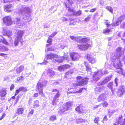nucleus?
I'll use <instances>...</instances> for the list:
<instances>
[{"label": "nucleus", "mask_w": 125, "mask_h": 125, "mask_svg": "<svg viewBox=\"0 0 125 125\" xmlns=\"http://www.w3.org/2000/svg\"><path fill=\"white\" fill-rule=\"evenodd\" d=\"M109 22L108 20H106L105 22V23L107 25V27H109V26H111L109 23Z\"/></svg>", "instance_id": "obj_46"}, {"label": "nucleus", "mask_w": 125, "mask_h": 125, "mask_svg": "<svg viewBox=\"0 0 125 125\" xmlns=\"http://www.w3.org/2000/svg\"><path fill=\"white\" fill-rule=\"evenodd\" d=\"M47 58L49 59H51L52 58H57L58 57V56L56 54L53 53L48 54L46 55Z\"/></svg>", "instance_id": "obj_21"}, {"label": "nucleus", "mask_w": 125, "mask_h": 125, "mask_svg": "<svg viewBox=\"0 0 125 125\" xmlns=\"http://www.w3.org/2000/svg\"><path fill=\"white\" fill-rule=\"evenodd\" d=\"M14 88V85L13 84H12L10 88V91H11L12 90H13Z\"/></svg>", "instance_id": "obj_54"}, {"label": "nucleus", "mask_w": 125, "mask_h": 125, "mask_svg": "<svg viewBox=\"0 0 125 125\" xmlns=\"http://www.w3.org/2000/svg\"><path fill=\"white\" fill-rule=\"evenodd\" d=\"M20 90L19 89H17L16 90L15 94V96H16V95L18 94L20 92Z\"/></svg>", "instance_id": "obj_55"}, {"label": "nucleus", "mask_w": 125, "mask_h": 125, "mask_svg": "<svg viewBox=\"0 0 125 125\" xmlns=\"http://www.w3.org/2000/svg\"><path fill=\"white\" fill-rule=\"evenodd\" d=\"M13 7L12 5L11 4L6 5L4 6V10L6 12H11V9Z\"/></svg>", "instance_id": "obj_20"}, {"label": "nucleus", "mask_w": 125, "mask_h": 125, "mask_svg": "<svg viewBox=\"0 0 125 125\" xmlns=\"http://www.w3.org/2000/svg\"><path fill=\"white\" fill-rule=\"evenodd\" d=\"M3 20V23L7 26H10L12 23L11 18L10 16H8L4 17Z\"/></svg>", "instance_id": "obj_9"}, {"label": "nucleus", "mask_w": 125, "mask_h": 125, "mask_svg": "<svg viewBox=\"0 0 125 125\" xmlns=\"http://www.w3.org/2000/svg\"><path fill=\"white\" fill-rule=\"evenodd\" d=\"M6 116V114H3V115L1 116V117L0 118V120H1L2 119H3L4 117H5Z\"/></svg>", "instance_id": "obj_56"}, {"label": "nucleus", "mask_w": 125, "mask_h": 125, "mask_svg": "<svg viewBox=\"0 0 125 125\" xmlns=\"http://www.w3.org/2000/svg\"><path fill=\"white\" fill-rule=\"evenodd\" d=\"M102 105L104 107H106L108 105V104L105 101L100 104V105Z\"/></svg>", "instance_id": "obj_39"}, {"label": "nucleus", "mask_w": 125, "mask_h": 125, "mask_svg": "<svg viewBox=\"0 0 125 125\" xmlns=\"http://www.w3.org/2000/svg\"><path fill=\"white\" fill-rule=\"evenodd\" d=\"M7 93L4 90L1 89L0 92V95L1 97H3L6 96Z\"/></svg>", "instance_id": "obj_30"}, {"label": "nucleus", "mask_w": 125, "mask_h": 125, "mask_svg": "<svg viewBox=\"0 0 125 125\" xmlns=\"http://www.w3.org/2000/svg\"><path fill=\"white\" fill-rule=\"evenodd\" d=\"M104 87L103 86L96 87L94 89L95 92L96 93H99V92H101L104 89Z\"/></svg>", "instance_id": "obj_23"}, {"label": "nucleus", "mask_w": 125, "mask_h": 125, "mask_svg": "<svg viewBox=\"0 0 125 125\" xmlns=\"http://www.w3.org/2000/svg\"><path fill=\"white\" fill-rule=\"evenodd\" d=\"M120 27L121 28L125 29V22H124L121 25Z\"/></svg>", "instance_id": "obj_47"}, {"label": "nucleus", "mask_w": 125, "mask_h": 125, "mask_svg": "<svg viewBox=\"0 0 125 125\" xmlns=\"http://www.w3.org/2000/svg\"><path fill=\"white\" fill-rule=\"evenodd\" d=\"M57 33V32H54L52 33V34L50 36L52 37H54Z\"/></svg>", "instance_id": "obj_48"}, {"label": "nucleus", "mask_w": 125, "mask_h": 125, "mask_svg": "<svg viewBox=\"0 0 125 125\" xmlns=\"http://www.w3.org/2000/svg\"><path fill=\"white\" fill-rule=\"evenodd\" d=\"M77 121L80 123H82L83 121V120L82 119H78V120Z\"/></svg>", "instance_id": "obj_61"}, {"label": "nucleus", "mask_w": 125, "mask_h": 125, "mask_svg": "<svg viewBox=\"0 0 125 125\" xmlns=\"http://www.w3.org/2000/svg\"><path fill=\"white\" fill-rule=\"evenodd\" d=\"M49 59L48 58H47V56L45 57L44 59V60L43 62L41 63H38V64H40V65H42L43 64H46L48 62L47 61V60H48Z\"/></svg>", "instance_id": "obj_33"}, {"label": "nucleus", "mask_w": 125, "mask_h": 125, "mask_svg": "<svg viewBox=\"0 0 125 125\" xmlns=\"http://www.w3.org/2000/svg\"><path fill=\"white\" fill-rule=\"evenodd\" d=\"M47 75L50 77H52L54 74V72L53 71L49 69L48 70L47 73Z\"/></svg>", "instance_id": "obj_27"}, {"label": "nucleus", "mask_w": 125, "mask_h": 125, "mask_svg": "<svg viewBox=\"0 0 125 125\" xmlns=\"http://www.w3.org/2000/svg\"><path fill=\"white\" fill-rule=\"evenodd\" d=\"M17 10L20 12L21 14L19 16H16L14 19L13 21L18 27L20 28L23 25V23L21 20H27L28 22L31 20V11L29 7L21 5H18Z\"/></svg>", "instance_id": "obj_1"}, {"label": "nucleus", "mask_w": 125, "mask_h": 125, "mask_svg": "<svg viewBox=\"0 0 125 125\" xmlns=\"http://www.w3.org/2000/svg\"><path fill=\"white\" fill-rule=\"evenodd\" d=\"M70 55L71 58L73 61H77L80 57L78 53H76L72 52L70 54Z\"/></svg>", "instance_id": "obj_15"}, {"label": "nucleus", "mask_w": 125, "mask_h": 125, "mask_svg": "<svg viewBox=\"0 0 125 125\" xmlns=\"http://www.w3.org/2000/svg\"><path fill=\"white\" fill-rule=\"evenodd\" d=\"M58 69L60 71H62L64 70V68H63L62 65L59 66L58 67Z\"/></svg>", "instance_id": "obj_44"}, {"label": "nucleus", "mask_w": 125, "mask_h": 125, "mask_svg": "<svg viewBox=\"0 0 125 125\" xmlns=\"http://www.w3.org/2000/svg\"><path fill=\"white\" fill-rule=\"evenodd\" d=\"M86 42L85 43L83 42L82 43H84V44H83V45H78V47L80 50H85L86 46V45L85 44Z\"/></svg>", "instance_id": "obj_25"}, {"label": "nucleus", "mask_w": 125, "mask_h": 125, "mask_svg": "<svg viewBox=\"0 0 125 125\" xmlns=\"http://www.w3.org/2000/svg\"><path fill=\"white\" fill-rule=\"evenodd\" d=\"M111 29L107 28L106 30H103V32L104 33H108L109 32H111Z\"/></svg>", "instance_id": "obj_42"}, {"label": "nucleus", "mask_w": 125, "mask_h": 125, "mask_svg": "<svg viewBox=\"0 0 125 125\" xmlns=\"http://www.w3.org/2000/svg\"><path fill=\"white\" fill-rule=\"evenodd\" d=\"M73 73V72L71 70L68 71L65 74V76L67 77L68 75H71V74Z\"/></svg>", "instance_id": "obj_41"}, {"label": "nucleus", "mask_w": 125, "mask_h": 125, "mask_svg": "<svg viewBox=\"0 0 125 125\" xmlns=\"http://www.w3.org/2000/svg\"><path fill=\"white\" fill-rule=\"evenodd\" d=\"M86 59L90 62L93 64L96 62V59L92 56L91 55L87 54L86 56Z\"/></svg>", "instance_id": "obj_14"}, {"label": "nucleus", "mask_w": 125, "mask_h": 125, "mask_svg": "<svg viewBox=\"0 0 125 125\" xmlns=\"http://www.w3.org/2000/svg\"><path fill=\"white\" fill-rule=\"evenodd\" d=\"M105 8L108 11H109L111 13H113V9L111 6H106L105 7Z\"/></svg>", "instance_id": "obj_35"}, {"label": "nucleus", "mask_w": 125, "mask_h": 125, "mask_svg": "<svg viewBox=\"0 0 125 125\" xmlns=\"http://www.w3.org/2000/svg\"><path fill=\"white\" fill-rule=\"evenodd\" d=\"M71 103L70 102H68L65 104H63L60 109L61 111L63 112L70 109L71 108Z\"/></svg>", "instance_id": "obj_12"}, {"label": "nucleus", "mask_w": 125, "mask_h": 125, "mask_svg": "<svg viewBox=\"0 0 125 125\" xmlns=\"http://www.w3.org/2000/svg\"><path fill=\"white\" fill-rule=\"evenodd\" d=\"M99 118V117L95 118L94 120V122L96 123H98Z\"/></svg>", "instance_id": "obj_49"}, {"label": "nucleus", "mask_w": 125, "mask_h": 125, "mask_svg": "<svg viewBox=\"0 0 125 125\" xmlns=\"http://www.w3.org/2000/svg\"><path fill=\"white\" fill-rule=\"evenodd\" d=\"M65 4L66 7L69 8L68 9V12L69 13H71L70 15H73L76 16L80 15H81L82 13L81 10H80L78 11L75 12L73 9L69 8L70 6L68 4H66L65 3Z\"/></svg>", "instance_id": "obj_7"}, {"label": "nucleus", "mask_w": 125, "mask_h": 125, "mask_svg": "<svg viewBox=\"0 0 125 125\" xmlns=\"http://www.w3.org/2000/svg\"><path fill=\"white\" fill-rule=\"evenodd\" d=\"M125 17V13L124 14L120 16L118 18L117 21L115 23H113L112 25L113 26H116L118 25L121 23L123 20L124 19Z\"/></svg>", "instance_id": "obj_16"}, {"label": "nucleus", "mask_w": 125, "mask_h": 125, "mask_svg": "<svg viewBox=\"0 0 125 125\" xmlns=\"http://www.w3.org/2000/svg\"><path fill=\"white\" fill-rule=\"evenodd\" d=\"M86 71H87V72L89 74V75H90L91 73V67L89 65H88L87 64L86 65ZM89 75H88L89 76Z\"/></svg>", "instance_id": "obj_32"}, {"label": "nucleus", "mask_w": 125, "mask_h": 125, "mask_svg": "<svg viewBox=\"0 0 125 125\" xmlns=\"http://www.w3.org/2000/svg\"><path fill=\"white\" fill-rule=\"evenodd\" d=\"M38 93H36L34 94L33 95V97H38Z\"/></svg>", "instance_id": "obj_60"}, {"label": "nucleus", "mask_w": 125, "mask_h": 125, "mask_svg": "<svg viewBox=\"0 0 125 125\" xmlns=\"http://www.w3.org/2000/svg\"><path fill=\"white\" fill-rule=\"evenodd\" d=\"M8 49L2 44H0V52H4L8 50Z\"/></svg>", "instance_id": "obj_28"}, {"label": "nucleus", "mask_w": 125, "mask_h": 125, "mask_svg": "<svg viewBox=\"0 0 125 125\" xmlns=\"http://www.w3.org/2000/svg\"><path fill=\"white\" fill-rule=\"evenodd\" d=\"M115 112V110L109 109L108 111V113L109 115H112V114Z\"/></svg>", "instance_id": "obj_43"}, {"label": "nucleus", "mask_w": 125, "mask_h": 125, "mask_svg": "<svg viewBox=\"0 0 125 125\" xmlns=\"http://www.w3.org/2000/svg\"><path fill=\"white\" fill-rule=\"evenodd\" d=\"M77 80H79V81H77L76 83H74L73 84L75 86H79L80 85H83L85 83V82L84 81L85 80L83 79H81L82 78V77L80 76H78L76 78Z\"/></svg>", "instance_id": "obj_11"}, {"label": "nucleus", "mask_w": 125, "mask_h": 125, "mask_svg": "<svg viewBox=\"0 0 125 125\" xmlns=\"http://www.w3.org/2000/svg\"><path fill=\"white\" fill-rule=\"evenodd\" d=\"M71 39L73 40L77 41L79 43H85L86 41V38H83L80 36L74 37L70 36Z\"/></svg>", "instance_id": "obj_10"}, {"label": "nucleus", "mask_w": 125, "mask_h": 125, "mask_svg": "<svg viewBox=\"0 0 125 125\" xmlns=\"http://www.w3.org/2000/svg\"><path fill=\"white\" fill-rule=\"evenodd\" d=\"M91 15H90L88 16L87 17H86V21L88 20H89L91 18Z\"/></svg>", "instance_id": "obj_62"}, {"label": "nucleus", "mask_w": 125, "mask_h": 125, "mask_svg": "<svg viewBox=\"0 0 125 125\" xmlns=\"http://www.w3.org/2000/svg\"><path fill=\"white\" fill-rule=\"evenodd\" d=\"M62 65L64 70L67 69L69 68L70 67V65L68 64H65L64 65Z\"/></svg>", "instance_id": "obj_40"}, {"label": "nucleus", "mask_w": 125, "mask_h": 125, "mask_svg": "<svg viewBox=\"0 0 125 125\" xmlns=\"http://www.w3.org/2000/svg\"><path fill=\"white\" fill-rule=\"evenodd\" d=\"M23 78V77L22 76H20L19 77H18L17 78V81H19L20 80H22V78Z\"/></svg>", "instance_id": "obj_58"}, {"label": "nucleus", "mask_w": 125, "mask_h": 125, "mask_svg": "<svg viewBox=\"0 0 125 125\" xmlns=\"http://www.w3.org/2000/svg\"><path fill=\"white\" fill-rule=\"evenodd\" d=\"M113 82H111L110 83H109L108 84V86L109 87L111 90V91L112 92V93L113 94V91L112 90V86H113Z\"/></svg>", "instance_id": "obj_36"}, {"label": "nucleus", "mask_w": 125, "mask_h": 125, "mask_svg": "<svg viewBox=\"0 0 125 125\" xmlns=\"http://www.w3.org/2000/svg\"><path fill=\"white\" fill-rule=\"evenodd\" d=\"M96 10V9L95 8H94L91 9L90 10V12H94Z\"/></svg>", "instance_id": "obj_63"}, {"label": "nucleus", "mask_w": 125, "mask_h": 125, "mask_svg": "<svg viewBox=\"0 0 125 125\" xmlns=\"http://www.w3.org/2000/svg\"><path fill=\"white\" fill-rule=\"evenodd\" d=\"M106 95L105 94H102L100 95L98 99V102L100 101L101 100L104 101L106 99Z\"/></svg>", "instance_id": "obj_24"}, {"label": "nucleus", "mask_w": 125, "mask_h": 125, "mask_svg": "<svg viewBox=\"0 0 125 125\" xmlns=\"http://www.w3.org/2000/svg\"><path fill=\"white\" fill-rule=\"evenodd\" d=\"M56 118L55 115H52L50 117V120L51 121H54L56 119Z\"/></svg>", "instance_id": "obj_38"}, {"label": "nucleus", "mask_w": 125, "mask_h": 125, "mask_svg": "<svg viewBox=\"0 0 125 125\" xmlns=\"http://www.w3.org/2000/svg\"><path fill=\"white\" fill-rule=\"evenodd\" d=\"M24 110V109L23 108H19L17 110L16 113L19 115L22 114Z\"/></svg>", "instance_id": "obj_31"}, {"label": "nucleus", "mask_w": 125, "mask_h": 125, "mask_svg": "<svg viewBox=\"0 0 125 125\" xmlns=\"http://www.w3.org/2000/svg\"><path fill=\"white\" fill-rule=\"evenodd\" d=\"M100 106V104L95 105L94 106L93 109L94 110L96 109L98 107H99Z\"/></svg>", "instance_id": "obj_57"}, {"label": "nucleus", "mask_w": 125, "mask_h": 125, "mask_svg": "<svg viewBox=\"0 0 125 125\" xmlns=\"http://www.w3.org/2000/svg\"><path fill=\"white\" fill-rule=\"evenodd\" d=\"M52 42V39L51 38L49 37L48 38V40H47V42L48 43H49V44H47L46 45V46L47 47V46L50 45V43H51Z\"/></svg>", "instance_id": "obj_45"}, {"label": "nucleus", "mask_w": 125, "mask_h": 125, "mask_svg": "<svg viewBox=\"0 0 125 125\" xmlns=\"http://www.w3.org/2000/svg\"><path fill=\"white\" fill-rule=\"evenodd\" d=\"M0 42H2L7 45L8 44V42L6 41L5 39L1 35H0Z\"/></svg>", "instance_id": "obj_29"}, {"label": "nucleus", "mask_w": 125, "mask_h": 125, "mask_svg": "<svg viewBox=\"0 0 125 125\" xmlns=\"http://www.w3.org/2000/svg\"><path fill=\"white\" fill-rule=\"evenodd\" d=\"M74 23L73 22V20H71L70 23L69 25H74Z\"/></svg>", "instance_id": "obj_59"}, {"label": "nucleus", "mask_w": 125, "mask_h": 125, "mask_svg": "<svg viewBox=\"0 0 125 125\" xmlns=\"http://www.w3.org/2000/svg\"><path fill=\"white\" fill-rule=\"evenodd\" d=\"M116 64L115 63H113V65H112L116 69V72L120 73H121L122 71V69L121 68L122 65L121 62H120L119 61L116 63Z\"/></svg>", "instance_id": "obj_8"}, {"label": "nucleus", "mask_w": 125, "mask_h": 125, "mask_svg": "<svg viewBox=\"0 0 125 125\" xmlns=\"http://www.w3.org/2000/svg\"><path fill=\"white\" fill-rule=\"evenodd\" d=\"M112 77V76L110 75L108 77H106L104 81H101L98 83V85H103L105 83H107L109 81Z\"/></svg>", "instance_id": "obj_17"}, {"label": "nucleus", "mask_w": 125, "mask_h": 125, "mask_svg": "<svg viewBox=\"0 0 125 125\" xmlns=\"http://www.w3.org/2000/svg\"><path fill=\"white\" fill-rule=\"evenodd\" d=\"M67 1L68 3L70 4L71 6L72 4H73V2L71 0H66Z\"/></svg>", "instance_id": "obj_52"}, {"label": "nucleus", "mask_w": 125, "mask_h": 125, "mask_svg": "<svg viewBox=\"0 0 125 125\" xmlns=\"http://www.w3.org/2000/svg\"><path fill=\"white\" fill-rule=\"evenodd\" d=\"M121 74L124 76H125V70L122 71V72L121 73Z\"/></svg>", "instance_id": "obj_64"}, {"label": "nucleus", "mask_w": 125, "mask_h": 125, "mask_svg": "<svg viewBox=\"0 0 125 125\" xmlns=\"http://www.w3.org/2000/svg\"><path fill=\"white\" fill-rule=\"evenodd\" d=\"M24 67L23 66L21 65L16 69L17 73H19L20 72L23 70Z\"/></svg>", "instance_id": "obj_26"}, {"label": "nucleus", "mask_w": 125, "mask_h": 125, "mask_svg": "<svg viewBox=\"0 0 125 125\" xmlns=\"http://www.w3.org/2000/svg\"><path fill=\"white\" fill-rule=\"evenodd\" d=\"M52 92L56 93L54 96L52 102V105H56L57 102H58L59 98L60 96L61 91L58 88H55L53 89Z\"/></svg>", "instance_id": "obj_4"}, {"label": "nucleus", "mask_w": 125, "mask_h": 125, "mask_svg": "<svg viewBox=\"0 0 125 125\" xmlns=\"http://www.w3.org/2000/svg\"><path fill=\"white\" fill-rule=\"evenodd\" d=\"M47 83V81L41 78L39 81L36 85V90L38 91L39 94L41 95L42 97L44 96V94L43 93L42 90L43 87L46 86Z\"/></svg>", "instance_id": "obj_3"}, {"label": "nucleus", "mask_w": 125, "mask_h": 125, "mask_svg": "<svg viewBox=\"0 0 125 125\" xmlns=\"http://www.w3.org/2000/svg\"><path fill=\"white\" fill-rule=\"evenodd\" d=\"M4 33H3V35H7L10 38L12 34V31L9 30H7L6 31L3 30Z\"/></svg>", "instance_id": "obj_22"}, {"label": "nucleus", "mask_w": 125, "mask_h": 125, "mask_svg": "<svg viewBox=\"0 0 125 125\" xmlns=\"http://www.w3.org/2000/svg\"><path fill=\"white\" fill-rule=\"evenodd\" d=\"M24 33V31H19L17 33V38L15 39L14 42V44L15 46L18 45L19 41H20L21 42L22 41V37Z\"/></svg>", "instance_id": "obj_6"}, {"label": "nucleus", "mask_w": 125, "mask_h": 125, "mask_svg": "<svg viewBox=\"0 0 125 125\" xmlns=\"http://www.w3.org/2000/svg\"><path fill=\"white\" fill-rule=\"evenodd\" d=\"M92 42L91 40L86 38V50L87 49H91L92 47Z\"/></svg>", "instance_id": "obj_19"}, {"label": "nucleus", "mask_w": 125, "mask_h": 125, "mask_svg": "<svg viewBox=\"0 0 125 125\" xmlns=\"http://www.w3.org/2000/svg\"><path fill=\"white\" fill-rule=\"evenodd\" d=\"M118 81V79L117 78H115V83L116 84V86H117L118 85V84H117V82Z\"/></svg>", "instance_id": "obj_53"}, {"label": "nucleus", "mask_w": 125, "mask_h": 125, "mask_svg": "<svg viewBox=\"0 0 125 125\" xmlns=\"http://www.w3.org/2000/svg\"><path fill=\"white\" fill-rule=\"evenodd\" d=\"M85 108L81 105L77 106L75 108L76 111H77L79 114L84 113L85 111Z\"/></svg>", "instance_id": "obj_18"}, {"label": "nucleus", "mask_w": 125, "mask_h": 125, "mask_svg": "<svg viewBox=\"0 0 125 125\" xmlns=\"http://www.w3.org/2000/svg\"><path fill=\"white\" fill-rule=\"evenodd\" d=\"M116 51V52L112 53L111 56V60L113 62L111 63V64L112 65H113L114 63H116L119 61L121 62L124 60V57L122 56V54L124 53V52L122 51L121 48L118 47Z\"/></svg>", "instance_id": "obj_2"}, {"label": "nucleus", "mask_w": 125, "mask_h": 125, "mask_svg": "<svg viewBox=\"0 0 125 125\" xmlns=\"http://www.w3.org/2000/svg\"><path fill=\"white\" fill-rule=\"evenodd\" d=\"M61 19L62 21H67L68 20L67 18L64 17H62Z\"/></svg>", "instance_id": "obj_50"}, {"label": "nucleus", "mask_w": 125, "mask_h": 125, "mask_svg": "<svg viewBox=\"0 0 125 125\" xmlns=\"http://www.w3.org/2000/svg\"><path fill=\"white\" fill-rule=\"evenodd\" d=\"M33 110H32L31 111L28 113V115L30 116L31 115L33 114Z\"/></svg>", "instance_id": "obj_51"}, {"label": "nucleus", "mask_w": 125, "mask_h": 125, "mask_svg": "<svg viewBox=\"0 0 125 125\" xmlns=\"http://www.w3.org/2000/svg\"><path fill=\"white\" fill-rule=\"evenodd\" d=\"M103 70V69H101L100 70L98 71L97 72L94 73L93 76V80L94 81H96L98 80L100 78L103 76V72L104 74H107L108 73L107 70Z\"/></svg>", "instance_id": "obj_5"}, {"label": "nucleus", "mask_w": 125, "mask_h": 125, "mask_svg": "<svg viewBox=\"0 0 125 125\" xmlns=\"http://www.w3.org/2000/svg\"><path fill=\"white\" fill-rule=\"evenodd\" d=\"M125 93V88L123 85L120 86L117 92V95L119 97L122 96Z\"/></svg>", "instance_id": "obj_13"}, {"label": "nucleus", "mask_w": 125, "mask_h": 125, "mask_svg": "<svg viewBox=\"0 0 125 125\" xmlns=\"http://www.w3.org/2000/svg\"><path fill=\"white\" fill-rule=\"evenodd\" d=\"M39 102L37 100L35 101L34 102L33 107H37L39 106Z\"/></svg>", "instance_id": "obj_34"}, {"label": "nucleus", "mask_w": 125, "mask_h": 125, "mask_svg": "<svg viewBox=\"0 0 125 125\" xmlns=\"http://www.w3.org/2000/svg\"><path fill=\"white\" fill-rule=\"evenodd\" d=\"M64 59V57L63 56L60 57H59L58 59L57 60L58 62L60 63L62 62Z\"/></svg>", "instance_id": "obj_37"}]
</instances>
